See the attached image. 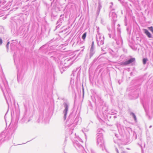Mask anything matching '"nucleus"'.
<instances>
[{"label":"nucleus","mask_w":153,"mask_h":153,"mask_svg":"<svg viewBox=\"0 0 153 153\" xmlns=\"http://www.w3.org/2000/svg\"><path fill=\"white\" fill-rule=\"evenodd\" d=\"M5 136L4 132H2L0 134V146L4 140Z\"/></svg>","instance_id":"4be33fe9"},{"label":"nucleus","mask_w":153,"mask_h":153,"mask_svg":"<svg viewBox=\"0 0 153 153\" xmlns=\"http://www.w3.org/2000/svg\"><path fill=\"white\" fill-rule=\"evenodd\" d=\"M95 51H90L89 53V59H90L95 53Z\"/></svg>","instance_id":"f704fd0d"},{"label":"nucleus","mask_w":153,"mask_h":153,"mask_svg":"<svg viewBox=\"0 0 153 153\" xmlns=\"http://www.w3.org/2000/svg\"><path fill=\"white\" fill-rule=\"evenodd\" d=\"M148 59L147 58H144L143 59V63L144 65L146 64Z\"/></svg>","instance_id":"58836bf2"},{"label":"nucleus","mask_w":153,"mask_h":153,"mask_svg":"<svg viewBox=\"0 0 153 153\" xmlns=\"http://www.w3.org/2000/svg\"><path fill=\"white\" fill-rule=\"evenodd\" d=\"M102 7V6L101 5V3L100 1V0H98V7L97 10V13L98 15L100 12V10Z\"/></svg>","instance_id":"c756f323"},{"label":"nucleus","mask_w":153,"mask_h":153,"mask_svg":"<svg viewBox=\"0 0 153 153\" xmlns=\"http://www.w3.org/2000/svg\"><path fill=\"white\" fill-rule=\"evenodd\" d=\"M103 131V130L102 128H98L97 130V135H98V134H101L102 135V132Z\"/></svg>","instance_id":"2f4dec72"},{"label":"nucleus","mask_w":153,"mask_h":153,"mask_svg":"<svg viewBox=\"0 0 153 153\" xmlns=\"http://www.w3.org/2000/svg\"><path fill=\"white\" fill-rule=\"evenodd\" d=\"M73 129H71L70 131H69V133H71V134H72L73 133Z\"/></svg>","instance_id":"13d9d810"},{"label":"nucleus","mask_w":153,"mask_h":153,"mask_svg":"<svg viewBox=\"0 0 153 153\" xmlns=\"http://www.w3.org/2000/svg\"><path fill=\"white\" fill-rule=\"evenodd\" d=\"M114 9H112L110 12L109 14V17H111V19L113 21V23L114 26H115V23L117 21V15L114 11Z\"/></svg>","instance_id":"1a4fd4ad"},{"label":"nucleus","mask_w":153,"mask_h":153,"mask_svg":"<svg viewBox=\"0 0 153 153\" xmlns=\"http://www.w3.org/2000/svg\"><path fill=\"white\" fill-rule=\"evenodd\" d=\"M142 104L146 112V116L148 117L149 119H151L152 118V116H150L149 112L148 111H147L146 105L144 104L143 103H142Z\"/></svg>","instance_id":"aec40b11"},{"label":"nucleus","mask_w":153,"mask_h":153,"mask_svg":"<svg viewBox=\"0 0 153 153\" xmlns=\"http://www.w3.org/2000/svg\"><path fill=\"white\" fill-rule=\"evenodd\" d=\"M143 31L145 34L149 38H153V37L150 33L146 29H143Z\"/></svg>","instance_id":"5701e85b"},{"label":"nucleus","mask_w":153,"mask_h":153,"mask_svg":"<svg viewBox=\"0 0 153 153\" xmlns=\"http://www.w3.org/2000/svg\"><path fill=\"white\" fill-rule=\"evenodd\" d=\"M48 46V43L46 44L43 45L42 47H41L40 48V49H41L42 48H45V47H47Z\"/></svg>","instance_id":"37998d69"},{"label":"nucleus","mask_w":153,"mask_h":153,"mask_svg":"<svg viewBox=\"0 0 153 153\" xmlns=\"http://www.w3.org/2000/svg\"><path fill=\"white\" fill-rule=\"evenodd\" d=\"M115 150L116 151L117 153H119L117 147H116L115 148Z\"/></svg>","instance_id":"680f3d73"},{"label":"nucleus","mask_w":153,"mask_h":153,"mask_svg":"<svg viewBox=\"0 0 153 153\" xmlns=\"http://www.w3.org/2000/svg\"><path fill=\"white\" fill-rule=\"evenodd\" d=\"M81 118L79 117L78 114L77 115L76 118L74 120L73 122V125L75 126L79 123H80L81 122Z\"/></svg>","instance_id":"a211bd4d"},{"label":"nucleus","mask_w":153,"mask_h":153,"mask_svg":"<svg viewBox=\"0 0 153 153\" xmlns=\"http://www.w3.org/2000/svg\"><path fill=\"white\" fill-rule=\"evenodd\" d=\"M49 33L48 31H47L46 30L43 31L42 30H41V32L40 35L39 36V38L42 39V37H47L48 36V35Z\"/></svg>","instance_id":"f3484780"},{"label":"nucleus","mask_w":153,"mask_h":153,"mask_svg":"<svg viewBox=\"0 0 153 153\" xmlns=\"http://www.w3.org/2000/svg\"><path fill=\"white\" fill-rule=\"evenodd\" d=\"M124 22H127V19L126 16L125 17V19L124 20Z\"/></svg>","instance_id":"6e6d98bb"},{"label":"nucleus","mask_w":153,"mask_h":153,"mask_svg":"<svg viewBox=\"0 0 153 153\" xmlns=\"http://www.w3.org/2000/svg\"><path fill=\"white\" fill-rule=\"evenodd\" d=\"M65 69H66V68L65 67H64V68L63 67L61 68V69H60V72L62 74L63 71H65Z\"/></svg>","instance_id":"49530a36"},{"label":"nucleus","mask_w":153,"mask_h":153,"mask_svg":"<svg viewBox=\"0 0 153 153\" xmlns=\"http://www.w3.org/2000/svg\"><path fill=\"white\" fill-rule=\"evenodd\" d=\"M75 116V112H72L70 113L66 122V124L68 127L73 125L74 120Z\"/></svg>","instance_id":"20e7f679"},{"label":"nucleus","mask_w":153,"mask_h":153,"mask_svg":"<svg viewBox=\"0 0 153 153\" xmlns=\"http://www.w3.org/2000/svg\"><path fill=\"white\" fill-rule=\"evenodd\" d=\"M110 4H111V5H110V8H111L112 7V6L113 5V2H111L110 3Z\"/></svg>","instance_id":"3c124183"},{"label":"nucleus","mask_w":153,"mask_h":153,"mask_svg":"<svg viewBox=\"0 0 153 153\" xmlns=\"http://www.w3.org/2000/svg\"><path fill=\"white\" fill-rule=\"evenodd\" d=\"M102 135L101 134L97 135V145H99L100 148L103 151L104 149L105 150V148L104 144Z\"/></svg>","instance_id":"7ed1b4c3"},{"label":"nucleus","mask_w":153,"mask_h":153,"mask_svg":"<svg viewBox=\"0 0 153 153\" xmlns=\"http://www.w3.org/2000/svg\"><path fill=\"white\" fill-rule=\"evenodd\" d=\"M47 9L48 10H49V5H48V4H47Z\"/></svg>","instance_id":"e2e57ef3"},{"label":"nucleus","mask_w":153,"mask_h":153,"mask_svg":"<svg viewBox=\"0 0 153 153\" xmlns=\"http://www.w3.org/2000/svg\"><path fill=\"white\" fill-rule=\"evenodd\" d=\"M74 61L73 58L65 59L64 61L65 67H69L70 66L73 64Z\"/></svg>","instance_id":"f8f14e48"},{"label":"nucleus","mask_w":153,"mask_h":153,"mask_svg":"<svg viewBox=\"0 0 153 153\" xmlns=\"http://www.w3.org/2000/svg\"><path fill=\"white\" fill-rule=\"evenodd\" d=\"M112 39H114L116 41L117 44L119 46L122 45L123 42L122 38L121 37H119L118 38L116 39V36L115 35H113L112 37Z\"/></svg>","instance_id":"dca6fc26"},{"label":"nucleus","mask_w":153,"mask_h":153,"mask_svg":"<svg viewBox=\"0 0 153 153\" xmlns=\"http://www.w3.org/2000/svg\"><path fill=\"white\" fill-rule=\"evenodd\" d=\"M133 137L135 139H136L137 138V136L136 133L134 131L133 132Z\"/></svg>","instance_id":"a18cd8bd"},{"label":"nucleus","mask_w":153,"mask_h":153,"mask_svg":"<svg viewBox=\"0 0 153 153\" xmlns=\"http://www.w3.org/2000/svg\"><path fill=\"white\" fill-rule=\"evenodd\" d=\"M118 27H120V24H118L117 25Z\"/></svg>","instance_id":"338daca9"},{"label":"nucleus","mask_w":153,"mask_h":153,"mask_svg":"<svg viewBox=\"0 0 153 153\" xmlns=\"http://www.w3.org/2000/svg\"><path fill=\"white\" fill-rule=\"evenodd\" d=\"M66 0H56V2L60 4H64L66 2Z\"/></svg>","instance_id":"473e14b6"},{"label":"nucleus","mask_w":153,"mask_h":153,"mask_svg":"<svg viewBox=\"0 0 153 153\" xmlns=\"http://www.w3.org/2000/svg\"><path fill=\"white\" fill-rule=\"evenodd\" d=\"M78 139L79 142H83L82 140V139L80 138L79 137L78 138Z\"/></svg>","instance_id":"5fc2aeb1"},{"label":"nucleus","mask_w":153,"mask_h":153,"mask_svg":"<svg viewBox=\"0 0 153 153\" xmlns=\"http://www.w3.org/2000/svg\"><path fill=\"white\" fill-rule=\"evenodd\" d=\"M87 35V33L86 32L84 33L82 35V39L84 40H85V39L86 38V36Z\"/></svg>","instance_id":"ea45409f"},{"label":"nucleus","mask_w":153,"mask_h":153,"mask_svg":"<svg viewBox=\"0 0 153 153\" xmlns=\"http://www.w3.org/2000/svg\"><path fill=\"white\" fill-rule=\"evenodd\" d=\"M58 2H56L53 4L51 10V11L55 13H57L59 11H61L62 7H61V4H59Z\"/></svg>","instance_id":"0eeeda50"},{"label":"nucleus","mask_w":153,"mask_h":153,"mask_svg":"<svg viewBox=\"0 0 153 153\" xmlns=\"http://www.w3.org/2000/svg\"><path fill=\"white\" fill-rule=\"evenodd\" d=\"M93 95L95 99V102L97 105L101 106L103 105V101L101 99V95L94 91L93 92Z\"/></svg>","instance_id":"f03ea898"},{"label":"nucleus","mask_w":153,"mask_h":153,"mask_svg":"<svg viewBox=\"0 0 153 153\" xmlns=\"http://www.w3.org/2000/svg\"><path fill=\"white\" fill-rule=\"evenodd\" d=\"M135 60V59L134 58H131L125 62H121L120 64L123 66L127 65L134 62Z\"/></svg>","instance_id":"4468645a"},{"label":"nucleus","mask_w":153,"mask_h":153,"mask_svg":"<svg viewBox=\"0 0 153 153\" xmlns=\"http://www.w3.org/2000/svg\"><path fill=\"white\" fill-rule=\"evenodd\" d=\"M51 19L52 21L56 19L57 16V13L51 12Z\"/></svg>","instance_id":"a878e982"},{"label":"nucleus","mask_w":153,"mask_h":153,"mask_svg":"<svg viewBox=\"0 0 153 153\" xmlns=\"http://www.w3.org/2000/svg\"><path fill=\"white\" fill-rule=\"evenodd\" d=\"M109 53L113 58L116 59L118 57V53L117 52H114L112 50L110 51Z\"/></svg>","instance_id":"b1692460"},{"label":"nucleus","mask_w":153,"mask_h":153,"mask_svg":"<svg viewBox=\"0 0 153 153\" xmlns=\"http://www.w3.org/2000/svg\"><path fill=\"white\" fill-rule=\"evenodd\" d=\"M89 130V129L88 127H87L86 128H83L82 129V132L84 133L86 138V134L85 133V132L88 131Z\"/></svg>","instance_id":"72a5a7b5"},{"label":"nucleus","mask_w":153,"mask_h":153,"mask_svg":"<svg viewBox=\"0 0 153 153\" xmlns=\"http://www.w3.org/2000/svg\"><path fill=\"white\" fill-rule=\"evenodd\" d=\"M108 35H109V37L110 38H111L112 37H113V35H115V30H114L113 32L112 31V35L110 34H109V33L108 34Z\"/></svg>","instance_id":"e433bc0d"},{"label":"nucleus","mask_w":153,"mask_h":153,"mask_svg":"<svg viewBox=\"0 0 153 153\" xmlns=\"http://www.w3.org/2000/svg\"><path fill=\"white\" fill-rule=\"evenodd\" d=\"M64 14H62L60 16L59 19L56 23V29L59 28L62 25V22L64 21Z\"/></svg>","instance_id":"9b49d317"},{"label":"nucleus","mask_w":153,"mask_h":153,"mask_svg":"<svg viewBox=\"0 0 153 153\" xmlns=\"http://www.w3.org/2000/svg\"><path fill=\"white\" fill-rule=\"evenodd\" d=\"M28 28L26 27H21L19 30L17 31V33L18 35L20 36L23 35L24 37H26L27 36L28 33Z\"/></svg>","instance_id":"423d86ee"},{"label":"nucleus","mask_w":153,"mask_h":153,"mask_svg":"<svg viewBox=\"0 0 153 153\" xmlns=\"http://www.w3.org/2000/svg\"><path fill=\"white\" fill-rule=\"evenodd\" d=\"M84 90L83 88V96H84Z\"/></svg>","instance_id":"0e129e2a"},{"label":"nucleus","mask_w":153,"mask_h":153,"mask_svg":"<svg viewBox=\"0 0 153 153\" xmlns=\"http://www.w3.org/2000/svg\"><path fill=\"white\" fill-rule=\"evenodd\" d=\"M63 106L64 108L63 113L64 114V119L65 120L66 118L67 115L68 111L70 106V103L67 100H65L64 101Z\"/></svg>","instance_id":"39448f33"},{"label":"nucleus","mask_w":153,"mask_h":153,"mask_svg":"<svg viewBox=\"0 0 153 153\" xmlns=\"http://www.w3.org/2000/svg\"><path fill=\"white\" fill-rule=\"evenodd\" d=\"M51 1H52V2L51 3V5L52 6L53 4V2L55 1V2H56V0H50Z\"/></svg>","instance_id":"bf43d9fd"},{"label":"nucleus","mask_w":153,"mask_h":153,"mask_svg":"<svg viewBox=\"0 0 153 153\" xmlns=\"http://www.w3.org/2000/svg\"><path fill=\"white\" fill-rule=\"evenodd\" d=\"M3 43V40L1 37H0V45H1Z\"/></svg>","instance_id":"8fccbe9b"},{"label":"nucleus","mask_w":153,"mask_h":153,"mask_svg":"<svg viewBox=\"0 0 153 153\" xmlns=\"http://www.w3.org/2000/svg\"><path fill=\"white\" fill-rule=\"evenodd\" d=\"M0 36L4 39H7L8 35L6 33V31L3 27H0Z\"/></svg>","instance_id":"2eb2a0df"},{"label":"nucleus","mask_w":153,"mask_h":153,"mask_svg":"<svg viewBox=\"0 0 153 153\" xmlns=\"http://www.w3.org/2000/svg\"><path fill=\"white\" fill-rule=\"evenodd\" d=\"M10 43V42H7V44L6 46V47L7 48V52H8V49H9V45Z\"/></svg>","instance_id":"79ce46f5"},{"label":"nucleus","mask_w":153,"mask_h":153,"mask_svg":"<svg viewBox=\"0 0 153 153\" xmlns=\"http://www.w3.org/2000/svg\"><path fill=\"white\" fill-rule=\"evenodd\" d=\"M12 42L10 44V48L11 50H13L15 47L17 45L18 41L17 40H13Z\"/></svg>","instance_id":"6ab92c4d"},{"label":"nucleus","mask_w":153,"mask_h":153,"mask_svg":"<svg viewBox=\"0 0 153 153\" xmlns=\"http://www.w3.org/2000/svg\"><path fill=\"white\" fill-rule=\"evenodd\" d=\"M44 117L43 114L42 113H40L39 114V118L37 120L38 123L41 121Z\"/></svg>","instance_id":"cd10ccee"},{"label":"nucleus","mask_w":153,"mask_h":153,"mask_svg":"<svg viewBox=\"0 0 153 153\" xmlns=\"http://www.w3.org/2000/svg\"><path fill=\"white\" fill-rule=\"evenodd\" d=\"M84 5H86L87 3V0H82Z\"/></svg>","instance_id":"de8ad7c7"},{"label":"nucleus","mask_w":153,"mask_h":153,"mask_svg":"<svg viewBox=\"0 0 153 153\" xmlns=\"http://www.w3.org/2000/svg\"><path fill=\"white\" fill-rule=\"evenodd\" d=\"M99 38H98V36H96V39L98 46H100L103 45L104 42V36L102 35L98 36Z\"/></svg>","instance_id":"9d476101"},{"label":"nucleus","mask_w":153,"mask_h":153,"mask_svg":"<svg viewBox=\"0 0 153 153\" xmlns=\"http://www.w3.org/2000/svg\"><path fill=\"white\" fill-rule=\"evenodd\" d=\"M130 115L132 116V118L134 119V122L135 123L137 122V118L136 117V116L135 115V114L133 112H131L130 113Z\"/></svg>","instance_id":"c85d7f7f"},{"label":"nucleus","mask_w":153,"mask_h":153,"mask_svg":"<svg viewBox=\"0 0 153 153\" xmlns=\"http://www.w3.org/2000/svg\"><path fill=\"white\" fill-rule=\"evenodd\" d=\"M117 30L119 33H120L121 32V29L120 27H117Z\"/></svg>","instance_id":"09e8293b"},{"label":"nucleus","mask_w":153,"mask_h":153,"mask_svg":"<svg viewBox=\"0 0 153 153\" xmlns=\"http://www.w3.org/2000/svg\"><path fill=\"white\" fill-rule=\"evenodd\" d=\"M74 145L76 149L79 152L82 151L84 150L83 146L77 141L75 140L74 143Z\"/></svg>","instance_id":"ddd939ff"},{"label":"nucleus","mask_w":153,"mask_h":153,"mask_svg":"<svg viewBox=\"0 0 153 153\" xmlns=\"http://www.w3.org/2000/svg\"><path fill=\"white\" fill-rule=\"evenodd\" d=\"M13 1L12 0L11 1H8V0H3L0 1V10L4 9L6 8V9H8L9 7L11 5V2ZM2 12L0 11V16H2V14L1 13Z\"/></svg>","instance_id":"f257e3e1"},{"label":"nucleus","mask_w":153,"mask_h":153,"mask_svg":"<svg viewBox=\"0 0 153 153\" xmlns=\"http://www.w3.org/2000/svg\"><path fill=\"white\" fill-rule=\"evenodd\" d=\"M17 81L19 83V81L22 79L23 76L22 74L19 72V69H18V67H17Z\"/></svg>","instance_id":"393cba45"},{"label":"nucleus","mask_w":153,"mask_h":153,"mask_svg":"<svg viewBox=\"0 0 153 153\" xmlns=\"http://www.w3.org/2000/svg\"><path fill=\"white\" fill-rule=\"evenodd\" d=\"M97 33L98 36H100L102 35L100 33H99V27H98L97 29Z\"/></svg>","instance_id":"c03bdc74"},{"label":"nucleus","mask_w":153,"mask_h":153,"mask_svg":"<svg viewBox=\"0 0 153 153\" xmlns=\"http://www.w3.org/2000/svg\"><path fill=\"white\" fill-rule=\"evenodd\" d=\"M97 117L100 121L102 120L101 119L99 116L98 115H97Z\"/></svg>","instance_id":"864d4df0"},{"label":"nucleus","mask_w":153,"mask_h":153,"mask_svg":"<svg viewBox=\"0 0 153 153\" xmlns=\"http://www.w3.org/2000/svg\"><path fill=\"white\" fill-rule=\"evenodd\" d=\"M30 120H31L30 118L29 119L27 120V119L25 115L22 119L21 121H22V122H24L27 123L30 121Z\"/></svg>","instance_id":"bb28decb"},{"label":"nucleus","mask_w":153,"mask_h":153,"mask_svg":"<svg viewBox=\"0 0 153 153\" xmlns=\"http://www.w3.org/2000/svg\"><path fill=\"white\" fill-rule=\"evenodd\" d=\"M15 56H16V54H15V53L13 56V59H14V62L15 63V61H16V60Z\"/></svg>","instance_id":"603ef678"},{"label":"nucleus","mask_w":153,"mask_h":153,"mask_svg":"<svg viewBox=\"0 0 153 153\" xmlns=\"http://www.w3.org/2000/svg\"><path fill=\"white\" fill-rule=\"evenodd\" d=\"M126 30L127 32V33L128 35H130L131 33V29L129 27H127L126 28Z\"/></svg>","instance_id":"4c0bfd02"},{"label":"nucleus","mask_w":153,"mask_h":153,"mask_svg":"<svg viewBox=\"0 0 153 153\" xmlns=\"http://www.w3.org/2000/svg\"><path fill=\"white\" fill-rule=\"evenodd\" d=\"M148 29L153 34V27L152 26L148 27Z\"/></svg>","instance_id":"a19ab883"},{"label":"nucleus","mask_w":153,"mask_h":153,"mask_svg":"<svg viewBox=\"0 0 153 153\" xmlns=\"http://www.w3.org/2000/svg\"><path fill=\"white\" fill-rule=\"evenodd\" d=\"M127 130H128V132L129 131H131V129L130 127H128L127 128Z\"/></svg>","instance_id":"052dcab7"},{"label":"nucleus","mask_w":153,"mask_h":153,"mask_svg":"<svg viewBox=\"0 0 153 153\" xmlns=\"http://www.w3.org/2000/svg\"><path fill=\"white\" fill-rule=\"evenodd\" d=\"M80 69L79 68H77L75 70H74L72 72V74L71 75V79L70 81L71 82H74V75H76V77L78 78L79 77L80 74Z\"/></svg>","instance_id":"6e6552de"},{"label":"nucleus","mask_w":153,"mask_h":153,"mask_svg":"<svg viewBox=\"0 0 153 153\" xmlns=\"http://www.w3.org/2000/svg\"><path fill=\"white\" fill-rule=\"evenodd\" d=\"M122 82V81L121 80H119L118 81V83L119 85H120Z\"/></svg>","instance_id":"4d7b16f0"},{"label":"nucleus","mask_w":153,"mask_h":153,"mask_svg":"<svg viewBox=\"0 0 153 153\" xmlns=\"http://www.w3.org/2000/svg\"><path fill=\"white\" fill-rule=\"evenodd\" d=\"M106 52H104V53H102V54L103 55H104V54H106ZM102 55L101 54L100 55V56H99L98 57H96L93 60V61H92V62L90 63V67H92L94 65V64L98 60V59H99V57L100 56H101V55Z\"/></svg>","instance_id":"412c9836"},{"label":"nucleus","mask_w":153,"mask_h":153,"mask_svg":"<svg viewBox=\"0 0 153 153\" xmlns=\"http://www.w3.org/2000/svg\"><path fill=\"white\" fill-rule=\"evenodd\" d=\"M121 153H126L125 151Z\"/></svg>","instance_id":"774afa93"},{"label":"nucleus","mask_w":153,"mask_h":153,"mask_svg":"<svg viewBox=\"0 0 153 153\" xmlns=\"http://www.w3.org/2000/svg\"><path fill=\"white\" fill-rule=\"evenodd\" d=\"M94 42L93 41L92 42L91 47L90 51H95V48L94 47Z\"/></svg>","instance_id":"c9c22d12"},{"label":"nucleus","mask_w":153,"mask_h":153,"mask_svg":"<svg viewBox=\"0 0 153 153\" xmlns=\"http://www.w3.org/2000/svg\"><path fill=\"white\" fill-rule=\"evenodd\" d=\"M108 111V107L105 106H104L102 108V111L105 113H107Z\"/></svg>","instance_id":"7c9ffc66"},{"label":"nucleus","mask_w":153,"mask_h":153,"mask_svg":"<svg viewBox=\"0 0 153 153\" xmlns=\"http://www.w3.org/2000/svg\"><path fill=\"white\" fill-rule=\"evenodd\" d=\"M125 23V25L127 26V22H124Z\"/></svg>","instance_id":"69168bd1"}]
</instances>
